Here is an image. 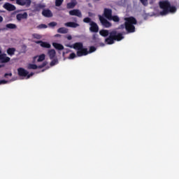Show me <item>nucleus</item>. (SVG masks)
Returning <instances> with one entry per match:
<instances>
[{
    "mask_svg": "<svg viewBox=\"0 0 179 179\" xmlns=\"http://www.w3.org/2000/svg\"><path fill=\"white\" fill-rule=\"evenodd\" d=\"M17 72H18L19 76H23L24 78H26V76L29 75V71H27V70L23 68H19L17 69Z\"/></svg>",
    "mask_w": 179,
    "mask_h": 179,
    "instance_id": "14",
    "label": "nucleus"
},
{
    "mask_svg": "<svg viewBox=\"0 0 179 179\" xmlns=\"http://www.w3.org/2000/svg\"><path fill=\"white\" fill-rule=\"evenodd\" d=\"M44 59H45V55L42 54L41 55L38 56V62H43V61H44Z\"/></svg>",
    "mask_w": 179,
    "mask_h": 179,
    "instance_id": "25",
    "label": "nucleus"
},
{
    "mask_svg": "<svg viewBox=\"0 0 179 179\" xmlns=\"http://www.w3.org/2000/svg\"><path fill=\"white\" fill-rule=\"evenodd\" d=\"M48 62H43L42 64L39 66H36V64H29L28 65V69H37L38 68L39 69H41L42 68H44V66H46Z\"/></svg>",
    "mask_w": 179,
    "mask_h": 179,
    "instance_id": "10",
    "label": "nucleus"
},
{
    "mask_svg": "<svg viewBox=\"0 0 179 179\" xmlns=\"http://www.w3.org/2000/svg\"><path fill=\"white\" fill-rule=\"evenodd\" d=\"M10 1H15V0H10Z\"/></svg>",
    "mask_w": 179,
    "mask_h": 179,
    "instance_id": "48",
    "label": "nucleus"
},
{
    "mask_svg": "<svg viewBox=\"0 0 179 179\" xmlns=\"http://www.w3.org/2000/svg\"><path fill=\"white\" fill-rule=\"evenodd\" d=\"M10 61V58L6 56V54L2 53V50L0 49V62L1 64H6Z\"/></svg>",
    "mask_w": 179,
    "mask_h": 179,
    "instance_id": "7",
    "label": "nucleus"
},
{
    "mask_svg": "<svg viewBox=\"0 0 179 179\" xmlns=\"http://www.w3.org/2000/svg\"><path fill=\"white\" fill-rule=\"evenodd\" d=\"M48 55L50 59H54V58H55V55H57V52H55V50L51 49L48 50Z\"/></svg>",
    "mask_w": 179,
    "mask_h": 179,
    "instance_id": "18",
    "label": "nucleus"
},
{
    "mask_svg": "<svg viewBox=\"0 0 179 179\" xmlns=\"http://www.w3.org/2000/svg\"><path fill=\"white\" fill-rule=\"evenodd\" d=\"M32 37L33 38H36V40H41V38H42L43 36H41V35L38 34H33Z\"/></svg>",
    "mask_w": 179,
    "mask_h": 179,
    "instance_id": "29",
    "label": "nucleus"
},
{
    "mask_svg": "<svg viewBox=\"0 0 179 179\" xmlns=\"http://www.w3.org/2000/svg\"><path fill=\"white\" fill-rule=\"evenodd\" d=\"M140 1L144 6H148V0H140Z\"/></svg>",
    "mask_w": 179,
    "mask_h": 179,
    "instance_id": "36",
    "label": "nucleus"
},
{
    "mask_svg": "<svg viewBox=\"0 0 179 179\" xmlns=\"http://www.w3.org/2000/svg\"><path fill=\"white\" fill-rule=\"evenodd\" d=\"M76 1L74 0V1H71L70 3H68L66 4V8L67 9H73V8H75V6H76Z\"/></svg>",
    "mask_w": 179,
    "mask_h": 179,
    "instance_id": "20",
    "label": "nucleus"
},
{
    "mask_svg": "<svg viewBox=\"0 0 179 179\" xmlns=\"http://www.w3.org/2000/svg\"><path fill=\"white\" fill-rule=\"evenodd\" d=\"M67 40H72V36H71V35L68 36Z\"/></svg>",
    "mask_w": 179,
    "mask_h": 179,
    "instance_id": "42",
    "label": "nucleus"
},
{
    "mask_svg": "<svg viewBox=\"0 0 179 179\" xmlns=\"http://www.w3.org/2000/svg\"><path fill=\"white\" fill-rule=\"evenodd\" d=\"M44 8H45V5L38 4L37 6H35V10L36 12H40L41 9H44Z\"/></svg>",
    "mask_w": 179,
    "mask_h": 179,
    "instance_id": "23",
    "label": "nucleus"
},
{
    "mask_svg": "<svg viewBox=\"0 0 179 179\" xmlns=\"http://www.w3.org/2000/svg\"><path fill=\"white\" fill-rule=\"evenodd\" d=\"M5 30H6V28H1V29H0V31H5Z\"/></svg>",
    "mask_w": 179,
    "mask_h": 179,
    "instance_id": "43",
    "label": "nucleus"
},
{
    "mask_svg": "<svg viewBox=\"0 0 179 179\" xmlns=\"http://www.w3.org/2000/svg\"><path fill=\"white\" fill-rule=\"evenodd\" d=\"M36 44H40L41 47L43 48H51V44L48 42H44L43 41H38L35 42Z\"/></svg>",
    "mask_w": 179,
    "mask_h": 179,
    "instance_id": "13",
    "label": "nucleus"
},
{
    "mask_svg": "<svg viewBox=\"0 0 179 179\" xmlns=\"http://www.w3.org/2000/svg\"><path fill=\"white\" fill-rule=\"evenodd\" d=\"M159 5L160 9H162L159 13L161 16H166V15H169V13H176V12H177V7H176V6H171L169 0L159 1Z\"/></svg>",
    "mask_w": 179,
    "mask_h": 179,
    "instance_id": "2",
    "label": "nucleus"
},
{
    "mask_svg": "<svg viewBox=\"0 0 179 179\" xmlns=\"http://www.w3.org/2000/svg\"><path fill=\"white\" fill-rule=\"evenodd\" d=\"M124 28H125V25L124 24H121L119 27V29H124Z\"/></svg>",
    "mask_w": 179,
    "mask_h": 179,
    "instance_id": "41",
    "label": "nucleus"
},
{
    "mask_svg": "<svg viewBox=\"0 0 179 179\" xmlns=\"http://www.w3.org/2000/svg\"><path fill=\"white\" fill-rule=\"evenodd\" d=\"M1 1H3V0H0V2H1Z\"/></svg>",
    "mask_w": 179,
    "mask_h": 179,
    "instance_id": "47",
    "label": "nucleus"
},
{
    "mask_svg": "<svg viewBox=\"0 0 179 179\" xmlns=\"http://www.w3.org/2000/svg\"><path fill=\"white\" fill-rule=\"evenodd\" d=\"M2 22H3V17L0 15V23H2Z\"/></svg>",
    "mask_w": 179,
    "mask_h": 179,
    "instance_id": "40",
    "label": "nucleus"
},
{
    "mask_svg": "<svg viewBox=\"0 0 179 179\" xmlns=\"http://www.w3.org/2000/svg\"><path fill=\"white\" fill-rule=\"evenodd\" d=\"M69 15L71 16H77L78 17H82V12L78 9H73L69 11Z\"/></svg>",
    "mask_w": 179,
    "mask_h": 179,
    "instance_id": "12",
    "label": "nucleus"
},
{
    "mask_svg": "<svg viewBox=\"0 0 179 179\" xmlns=\"http://www.w3.org/2000/svg\"><path fill=\"white\" fill-rule=\"evenodd\" d=\"M34 75V73H28L27 76V79H29L31 76H33Z\"/></svg>",
    "mask_w": 179,
    "mask_h": 179,
    "instance_id": "39",
    "label": "nucleus"
},
{
    "mask_svg": "<svg viewBox=\"0 0 179 179\" xmlns=\"http://www.w3.org/2000/svg\"><path fill=\"white\" fill-rule=\"evenodd\" d=\"M90 31L91 33H99V25L94 21L90 24Z\"/></svg>",
    "mask_w": 179,
    "mask_h": 179,
    "instance_id": "8",
    "label": "nucleus"
},
{
    "mask_svg": "<svg viewBox=\"0 0 179 179\" xmlns=\"http://www.w3.org/2000/svg\"><path fill=\"white\" fill-rule=\"evenodd\" d=\"M16 3L20 6L29 8L30 5H31V0H16Z\"/></svg>",
    "mask_w": 179,
    "mask_h": 179,
    "instance_id": "6",
    "label": "nucleus"
},
{
    "mask_svg": "<svg viewBox=\"0 0 179 179\" xmlns=\"http://www.w3.org/2000/svg\"><path fill=\"white\" fill-rule=\"evenodd\" d=\"M84 23H89V24H91L92 22H94L92 20V18L87 17L83 19Z\"/></svg>",
    "mask_w": 179,
    "mask_h": 179,
    "instance_id": "26",
    "label": "nucleus"
},
{
    "mask_svg": "<svg viewBox=\"0 0 179 179\" xmlns=\"http://www.w3.org/2000/svg\"><path fill=\"white\" fill-rule=\"evenodd\" d=\"M97 49L94 46H90V50H87V55L88 54H92V52H94Z\"/></svg>",
    "mask_w": 179,
    "mask_h": 179,
    "instance_id": "27",
    "label": "nucleus"
},
{
    "mask_svg": "<svg viewBox=\"0 0 179 179\" xmlns=\"http://www.w3.org/2000/svg\"><path fill=\"white\" fill-rule=\"evenodd\" d=\"M6 29H16V24H7L6 25Z\"/></svg>",
    "mask_w": 179,
    "mask_h": 179,
    "instance_id": "28",
    "label": "nucleus"
},
{
    "mask_svg": "<svg viewBox=\"0 0 179 179\" xmlns=\"http://www.w3.org/2000/svg\"><path fill=\"white\" fill-rule=\"evenodd\" d=\"M58 64V59H54L51 61L50 63V66H54L55 65H57Z\"/></svg>",
    "mask_w": 179,
    "mask_h": 179,
    "instance_id": "31",
    "label": "nucleus"
},
{
    "mask_svg": "<svg viewBox=\"0 0 179 179\" xmlns=\"http://www.w3.org/2000/svg\"><path fill=\"white\" fill-rule=\"evenodd\" d=\"M57 33H59L60 34H66V33H68V29L60 27L57 29Z\"/></svg>",
    "mask_w": 179,
    "mask_h": 179,
    "instance_id": "22",
    "label": "nucleus"
},
{
    "mask_svg": "<svg viewBox=\"0 0 179 179\" xmlns=\"http://www.w3.org/2000/svg\"><path fill=\"white\" fill-rule=\"evenodd\" d=\"M125 22V29L127 30V33H135V25L138 23L136 19L134 17H129L124 18Z\"/></svg>",
    "mask_w": 179,
    "mask_h": 179,
    "instance_id": "3",
    "label": "nucleus"
},
{
    "mask_svg": "<svg viewBox=\"0 0 179 179\" xmlns=\"http://www.w3.org/2000/svg\"><path fill=\"white\" fill-rule=\"evenodd\" d=\"M70 48L77 50V57H83L87 55V48H83V43L82 42H77L73 45H69Z\"/></svg>",
    "mask_w": 179,
    "mask_h": 179,
    "instance_id": "4",
    "label": "nucleus"
},
{
    "mask_svg": "<svg viewBox=\"0 0 179 179\" xmlns=\"http://www.w3.org/2000/svg\"><path fill=\"white\" fill-rule=\"evenodd\" d=\"M73 20H74V22H77L78 19H76V17H74Z\"/></svg>",
    "mask_w": 179,
    "mask_h": 179,
    "instance_id": "44",
    "label": "nucleus"
},
{
    "mask_svg": "<svg viewBox=\"0 0 179 179\" xmlns=\"http://www.w3.org/2000/svg\"><path fill=\"white\" fill-rule=\"evenodd\" d=\"M109 20H113L115 23H118V22H120V17H118L117 15H112L110 17Z\"/></svg>",
    "mask_w": 179,
    "mask_h": 179,
    "instance_id": "24",
    "label": "nucleus"
},
{
    "mask_svg": "<svg viewBox=\"0 0 179 179\" xmlns=\"http://www.w3.org/2000/svg\"><path fill=\"white\" fill-rule=\"evenodd\" d=\"M3 8L8 12H13V10H16V6L10 3H5L3 6Z\"/></svg>",
    "mask_w": 179,
    "mask_h": 179,
    "instance_id": "9",
    "label": "nucleus"
},
{
    "mask_svg": "<svg viewBox=\"0 0 179 179\" xmlns=\"http://www.w3.org/2000/svg\"><path fill=\"white\" fill-rule=\"evenodd\" d=\"M42 15L45 17H52V12H51V10L50 9H43Z\"/></svg>",
    "mask_w": 179,
    "mask_h": 179,
    "instance_id": "15",
    "label": "nucleus"
},
{
    "mask_svg": "<svg viewBox=\"0 0 179 179\" xmlns=\"http://www.w3.org/2000/svg\"><path fill=\"white\" fill-rule=\"evenodd\" d=\"M0 68H3V64H0Z\"/></svg>",
    "mask_w": 179,
    "mask_h": 179,
    "instance_id": "45",
    "label": "nucleus"
},
{
    "mask_svg": "<svg viewBox=\"0 0 179 179\" xmlns=\"http://www.w3.org/2000/svg\"><path fill=\"white\" fill-rule=\"evenodd\" d=\"M52 45L56 48V50H59V51L64 50V45H62L61 43H53Z\"/></svg>",
    "mask_w": 179,
    "mask_h": 179,
    "instance_id": "19",
    "label": "nucleus"
},
{
    "mask_svg": "<svg viewBox=\"0 0 179 179\" xmlns=\"http://www.w3.org/2000/svg\"><path fill=\"white\" fill-rule=\"evenodd\" d=\"M99 34L102 36V37H108H108L105 39L106 44L108 45L114 44L115 41H121V40L124 38L122 34L118 33L115 30L109 32L107 29H101L99 31Z\"/></svg>",
    "mask_w": 179,
    "mask_h": 179,
    "instance_id": "1",
    "label": "nucleus"
},
{
    "mask_svg": "<svg viewBox=\"0 0 179 179\" xmlns=\"http://www.w3.org/2000/svg\"><path fill=\"white\" fill-rule=\"evenodd\" d=\"M16 19L19 22H20L22 19H27V13H24L23 14L22 13L17 14Z\"/></svg>",
    "mask_w": 179,
    "mask_h": 179,
    "instance_id": "17",
    "label": "nucleus"
},
{
    "mask_svg": "<svg viewBox=\"0 0 179 179\" xmlns=\"http://www.w3.org/2000/svg\"><path fill=\"white\" fill-rule=\"evenodd\" d=\"M103 15L108 20H110V17L113 16V10L110 8H104Z\"/></svg>",
    "mask_w": 179,
    "mask_h": 179,
    "instance_id": "11",
    "label": "nucleus"
},
{
    "mask_svg": "<svg viewBox=\"0 0 179 179\" xmlns=\"http://www.w3.org/2000/svg\"><path fill=\"white\" fill-rule=\"evenodd\" d=\"M99 38H97V35L96 34L92 35V43H98Z\"/></svg>",
    "mask_w": 179,
    "mask_h": 179,
    "instance_id": "30",
    "label": "nucleus"
},
{
    "mask_svg": "<svg viewBox=\"0 0 179 179\" xmlns=\"http://www.w3.org/2000/svg\"><path fill=\"white\" fill-rule=\"evenodd\" d=\"M8 80H0V85H6V83H8Z\"/></svg>",
    "mask_w": 179,
    "mask_h": 179,
    "instance_id": "37",
    "label": "nucleus"
},
{
    "mask_svg": "<svg viewBox=\"0 0 179 179\" xmlns=\"http://www.w3.org/2000/svg\"><path fill=\"white\" fill-rule=\"evenodd\" d=\"M99 21L101 22V24L103 27L108 29V27H111V26H113L111 22L107 20V19H106L104 17L101 15H99Z\"/></svg>",
    "mask_w": 179,
    "mask_h": 179,
    "instance_id": "5",
    "label": "nucleus"
},
{
    "mask_svg": "<svg viewBox=\"0 0 179 179\" xmlns=\"http://www.w3.org/2000/svg\"><path fill=\"white\" fill-rule=\"evenodd\" d=\"M47 24H39V25H38L37 27H36V28H38V29H47Z\"/></svg>",
    "mask_w": 179,
    "mask_h": 179,
    "instance_id": "32",
    "label": "nucleus"
},
{
    "mask_svg": "<svg viewBox=\"0 0 179 179\" xmlns=\"http://www.w3.org/2000/svg\"><path fill=\"white\" fill-rule=\"evenodd\" d=\"M63 2H64V0H56L55 1V6H61V5H62Z\"/></svg>",
    "mask_w": 179,
    "mask_h": 179,
    "instance_id": "33",
    "label": "nucleus"
},
{
    "mask_svg": "<svg viewBox=\"0 0 179 179\" xmlns=\"http://www.w3.org/2000/svg\"><path fill=\"white\" fill-rule=\"evenodd\" d=\"M59 36H61V35H59V34L56 35L57 37H59Z\"/></svg>",
    "mask_w": 179,
    "mask_h": 179,
    "instance_id": "46",
    "label": "nucleus"
},
{
    "mask_svg": "<svg viewBox=\"0 0 179 179\" xmlns=\"http://www.w3.org/2000/svg\"><path fill=\"white\" fill-rule=\"evenodd\" d=\"M48 26H50V27H55V26H57V22H50L48 24Z\"/></svg>",
    "mask_w": 179,
    "mask_h": 179,
    "instance_id": "35",
    "label": "nucleus"
},
{
    "mask_svg": "<svg viewBox=\"0 0 179 179\" xmlns=\"http://www.w3.org/2000/svg\"><path fill=\"white\" fill-rule=\"evenodd\" d=\"M64 26L66 27H72L73 29H76V27H79L80 25L74 22H69L65 23Z\"/></svg>",
    "mask_w": 179,
    "mask_h": 179,
    "instance_id": "16",
    "label": "nucleus"
},
{
    "mask_svg": "<svg viewBox=\"0 0 179 179\" xmlns=\"http://www.w3.org/2000/svg\"><path fill=\"white\" fill-rule=\"evenodd\" d=\"M8 76H12V73H6L4 74V78H8Z\"/></svg>",
    "mask_w": 179,
    "mask_h": 179,
    "instance_id": "38",
    "label": "nucleus"
},
{
    "mask_svg": "<svg viewBox=\"0 0 179 179\" xmlns=\"http://www.w3.org/2000/svg\"><path fill=\"white\" fill-rule=\"evenodd\" d=\"M15 52H16V48H9L8 49H7V54L8 55H10V57H12V55H15Z\"/></svg>",
    "mask_w": 179,
    "mask_h": 179,
    "instance_id": "21",
    "label": "nucleus"
},
{
    "mask_svg": "<svg viewBox=\"0 0 179 179\" xmlns=\"http://www.w3.org/2000/svg\"><path fill=\"white\" fill-rule=\"evenodd\" d=\"M74 58H76V54H75V52L71 53L69 59H73Z\"/></svg>",
    "mask_w": 179,
    "mask_h": 179,
    "instance_id": "34",
    "label": "nucleus"
}]
</instances>
